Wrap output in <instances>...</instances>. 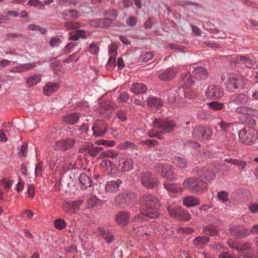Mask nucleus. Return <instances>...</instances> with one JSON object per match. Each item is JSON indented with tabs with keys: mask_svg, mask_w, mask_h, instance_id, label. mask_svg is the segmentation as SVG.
<instances>
[{
	"mask_svg": "<svg viewBox=\"0 0 258 258\" xmlns=\"http://www.w3.org/2000/svg\"><path fill=\"white\" fill-rule=\"evenodd\" d=\"M209 241V238L206 236H198L194 240V244L196 246L206 244Z\"/></svg>",
	"mask_w": 258,
	"mask_h": 258,
	"instance_id": "35",
	"label": "nucleus"
},
{
	"mask_svg": "<svg viewBox=\"0 0 258 258\" xmlns=\"http://www.w3.org/2000/svg\"><path fill=\"white\" fill-rule=\"evenodd\" d=\"M122 160V165L119 163L118 166H121V170L123 172H127L133 169L134 161L132 159H121Z\"/></svg>",
	"mask_w": 258,
	"mask_h": 258,
	"instance_id": "26",
	"label": "nucleus"
},
{
	"mask_svg": "<svg viewBox=\"0 0 258 258\" xmlns=\"http://www.w3.org/2000/svg\"><path fill=\"white\" fill-rule=\"evenodd\" d=\"M248 209L251 213H256L258 212V203H250Z\"/></svg>",
	"mask_w": 258,
	"mask_h": 258,
	"instance_id": "58",
	"label": "nucleus"
},
{
	"mask_svg": "<svg viewBox=\"0 0 258 258\" xmlns=\"http://www.w3.org/2000/svg\"><path fill=\"white\" fill-rule=\"evenodd\" d=\"M146 211H143L141 212L140 214H137L133 219L135 222H140L145 220L146 217L149 218L146 214Z\"/></svg>",
	"mask_w": 258,
	"mask_h": 258,
	"instance_id": "47",
	"label": "nucleus"
},
{
	"mask_svg": "<svg viewBox=\"0 0 258 258\" xmlns=\"http://www.w3.org/2000/svg\"><path fill=\"white\" fill-rule=\"evenodd\" d=\"M154 170L170 181H173L175 179L173 169L171 166L158 163L154 166Z\"/></svg>",
	"mask_w": 258,
	"mask_h": 258,
	"instance_id": "6",
	"label": "nucleus"
},
{
	"mask_svg": "<svg viewBox=\"0 0 258 258\" xmlns=\"http://www.w3.org/2000/svg\"><path fill=\"white\" fill-rule=\"evenodd\" d=\"M75 142L76 141L74 139H62L55 143L54 148L56 150H68L74 147Z\"/></svg>",
	"mask_w": 258,
	"mask_h": 258,
	"instance_id": "10",
	"label": "nucleus"
},
{
	"mask_svg": "<svg viewBox=\"0 0 258 258\" xmlns=\"http://www.w3.org/2000/svg\"><path fill=\"white\" fill-rule=\"evenodd\" d=\"M59 88V85L57 83H48L43 88V91L44 95L50 96L56 92Z\"/></svg>",
	"mask_w": 258,
	"mask_h": 258,
	"instance_id": "25",
	"label": "nucleus"
},
{
	"mask_svg": "<svg viewBox=\"0 0 258 258\" xmlns=\"http://www.w3.org/2000/svg\"><path fill=\"white\" fill-rule=\"evenodd\" d=\"M240 141L246 145H250L258 139V132L252 127L246 126L238 133Z\"/></svg>",
	"mask_w": 258,
	"mask_h": 258,
	"instance_id": "4",
	"label": "nucleus"
},
{
	"mask_svg": "<svg viewBox=\"0 0 258 258\" xmlns=\"http://www.w3.org/2000/svg\"><path fill=\"white\" fill-rule=\"evenodd\" d=\"M208 104L210 109L216 111L222 109L224 106V103L217 101H213Z\"/></svg>",
	"mask_w": 258,
	"mask_h": 258,
	"instance_id": "37",
	"label": "nucleus"
},
{
	"mask_svg": "<svg viewBox=\"0 0 258 258\" xmlns=\"http://www.w3.org/2000/svg\"><path fill=\"white\" fill-rule=\"evenodd\" d=\"M128 99V95L127 92H121L119 95V97L118 98L119 102H126Z\"/></svg>",
	"mask_w": 258,
	"mask_h": 258,
	"instance_id": "64",
	"label": "nucleus"
},
{
	"mask_svg": "<svg viewBox=\"0 0 258 258\" xmlns=\"http://www.w3.org/2000/svg\"><path fill=\"white\" fill-rule=\"evenodd\" d=\"M231 62L234 64H243L248 68H252L255 65L254 61L243 55H238L231 60Z\"/></svg>",
	"mask_w": 258,
	"mask_h": 258,
	"instance_id": "15",
	"label": "nucleus"
},
{
	"mask_svg": "<svg viewBox=\"0 0 258 258\" xmlns=\"http://www.w3.org/2000/svg\"><path fill=\"white\" fill-rule=\"evenodd\" d=\"M78 180L80 184V188L82 190L86 189L92 185L91 178L84 173L80 174Z\"/></svg>",
	"mask_w": 258,
	"mask_h": 258,
	"instance_id": "20",
	"label": "nucleus"
},
{
	"mask_svg": "<svg viewBox=\"0 0 258 258\" xmlns=\"http://www.w3.org/2000/svg\"><path fill=\"white\" fill-rule=\"evenodd\" d=\"M106 168L110 174H113L116 170V166L111 161H110Z\"/></svg>",
	"mask_w": 258,
	"mask_h": 258,
	"instance_id": "60",
	"label": "nucleus"
},
{
	"mask_svg": "<svg viewBox=\"0 0 258 258\" xmlns=\"http://www.w3.org/2000/svg\"><path fill=\"white\" fill-rule=\"evenodd\" d=\"M27 147H28V143L27 142H25L23 145L22 146L20 151L18 152V155L19 156H27Z\"/></svg>",
	"mask_w": 258,
	"mask_h": 258,
	"instance_id": "54",
	"label": "nucleus"
},
{
	"mask_svg": "<svg viewBox=\"0 0 258 258\" xmlns=\"http://www.w3.org/2000/svg\"><path fill=\"white\" fill-rule=\"evenodd\" d=\"M77 45V43L75 42L69 43L64 48L63 52L64 53L67 54L70 53L73 49V48Z\"/></svg>",
	"mask_w": 258,
	"mask_h": 258,
	"instance_id": "55",
	"label": "nucleus"
},
{
	"mask_svg": "<svg viewBox=\"0 0 258 258\" xmlns=\"http://www.w3.org/2000/svg\"><path fill=\"white\" fill-rule=\"evenodd\" d=\"M97 145H103L107 147H112L115 144L114 141H107L104 140H100L95 142Z\"/></svg>",
	"mask_w": 258,
	"mask_h": 258,
	"instance_id": "44",
	"label": "nucleus"
},
{
	"mask_svg": "<svg viewBox=\"0 0 258 258\" xmlns=\"http://www.w3.org/2000/svg\"><path fill=\"white\" fill-rule=\"evenodd\" d=\"M13 182V181L12 180H9V181H7L5 178L2 179L0 181V183L2 184H4L5 188H6L7 190H9V188L11 187Z\"/></svg>",
	"mask_w": 258,
	"mask_h": 258,
	"instance_id": "61",
	"label": "nucleus"
},
{
	"mask_svg": "<svg viewBox=\"0 0 258 258\" xmlns=\"http://www.w3.org/2000/svg\"><path fill=\"white\" fill-rule=\"evenodd\" d=\"M112 21V20L109 18H103L99 20V25L105 27H109Z\"/></svg>",
	"mask_w": 258,
	"mask_h": 258,
	"instance_id": "50",
	"label": "nucleus"
},
{
	"mask_svg": "<svg viewBox=\"0 0 258 258\" xmlns=\"http://www.w3.org/2000/svg\"><path fill=\"white\" fill-rule=\"evenodd\" d=\"M120 148L122 149H126L127 148L134 149H136L137 147L133 143L126 141L120 144Z\"/></svg>",
	"mask_w": 258,
	"mask_h": 258,
	"instance_id": "46",
	"label": "nucleus"
},
{
	"mask_svg": "<svg viewBox=\"0 0 258 258\" xmlns=\"http://www.w3.org/2000/svg\"><path fill=\"white\" fill-rule=\"evenodd\" d=\"M218 125L220 126L221 131L228 133L231 131V130H233L235 123L234 122H228L222 119L218 123Z\"/></svg>",
	"mask_w": 258,
	"mask_h": 258,
	"instance_id": "30",
	"label": "nucleus"
},
{
	"mask_svg": "<svg viewBox=\"0 0 258 258\" xmlns=\"http://www.w3.org/2000/svg\"><path fill=\"white\" fill-rule=\"evenodd\" d=\"M204 232L206 235H209L212 236L217 235L218 233V231L216 229L210 226L204 227Z\"/></svg>",
	"mask_w": 258,
	"mask_h": 258,
	"instance_id": "39",
	"label": "nucleus"
},
{
	"mask_svg": "<svg viewBox=\"0 0 258 258\" xmlns=\"http://www.w3.org/2000/svg\"><path fill=\"white\" fill-rule=\"evenodd\" d=\"M164 186L168 191L172 192H177L179 190V188L176 186L175 185L172 183H164Z\"/></svg>",
	"mask_w": 258,
	"mask_h": 258,
	"instance_id": "40",
	"label": "nucleus"
},
{
	"mask_svg": "<svg viewBox=\"0 0 258 258\" xmlns=\"http://www.w3.org/2000/svg\"><path fill=\"white\" fill-rule=\"evenodd\" d=\"M178 95L181 97H186L193 98L195 97L194 92L190 91L188 88L184 87L178 88Z\"/></svg>",
	"mask_w": 258,
	"mask_h": 258,
	"instance_id": "32",
	"label": "nucleus"
},
{
	"mask_svg": "<svg viewBox=\"0 0 258 258\" xmlns=\"http://www.w3.org/2000/svg\"><path fill=\"white\" fill-rule=\"evenodd\" d=\"M208 73L207 70L202 67H198L195 68L192 71L193 78L197 80H203L206 79L208 77Z\"/></svg>",
	"mask_w": 258,
	"mask_h": 258,
	"instance_id": "16",
	"label": "nucleus"
},
{
	"mask_svg": "<svg viewBox=\"0 0 258 258\" xmlns=\"http://www.w3.org/2000/svg\"><path fill=\"white\" fill-rule=\"evenodd\" d=\"M206 95L210 99H218L223 96L224 92L218 86L211 85L207 90Z\"/></svg>",
	"mask_w": 258,
	"mask_h": 258,
	"instance_id": "12",
	"label": "nucleus"
},
{
	"mask_svg": "<svg viewBox=\"0 0 258 258\" xmlns=\"http://www.w3.org/2000/svg\"><path fill=\"white\" fill-rule=\"evenodd\" d=\"M122 183L120 179L107 181L105 185V190L110 193L116 192L119 190V186Z\"/></svg>",
	"mask_w": 258,
	"mask_h": 258,
	"instance_id": "17",
	"label": "nucleus"
},
{
	"mask_svg": "<svg viewBox=\"0 0 258 258\" xmlns=\"http://www.w3.org/2000/svg\"><path fill=\"white\" fill-rule=\"evenodd\" d=\"M183 203L186 207H194L200 204V200L195 197L187 196L183 199Z\"/></svg>",
	"mask_w": 258,
	"mask_h": 258,
	"instance_id": "29",
	"label": "nucleus"
},
{
	"mask_svg": "<svg viewBox=\"0 0 258 258\" xmlns=\"http://www.w3.org/2000/svg\"><path fill=\"white\" fill-rule=\"evenodd\" d=\"M248 97L243 94L239 93L231 95L228 103V107H237L246 105L248 101Z\"/></svg>",
	"mask_w": 258,
	"mask_h": 258,
	"instance_id": "8",
	"label": "nucleus"
},
{
	"mask_svg": "<svg viewBox=\"0 0 258 258\" xmlns=\"http://www.w3.org/2000/svg\"><path fill=\"white\" fill-rule=\"evenodd\" d=\"M136 198L134 192H121L117 195L114 199L115 205L117 207L125 208L132 204Z\"/></svg>",
	"mask_w": 258,
	"mask_h": 258,
	"instance_id": "5",
	"label": "nucleus"
},
{
	"mask_svg": "<svg viewBox=\"0 0 258 258\" xmlns=\"http://www.w3.org/2000/svg\"><path fill=\"white\" fill-rule=\"evenodd\" d=\"M79 118V114L78 113H70L63 115L62 117V120L68 124H73L76 123Z\"/></svg>",
	"mask_w": 258,
	"mask_h": 258,
	"instance_id": "24",
	"label": "nucleus"
},
{
	"mask_svg": "<svg viewBox=\"0 0 258 258\" xmlns=\"http://www.w3.org/2000/svg\"><path fill=\"white\" fill-rule=\"evenodd\" d=\"M81 150L83 151H87L90 156L92 157H95L100 152L102 151L103 149L101 147H95L92 144L90 143L83 147Z\"/></svg>",
	"mask_w": 258,
	"mask_h": 258,
	"instance_id": "18",
	"label": "nucleus"
},
{
	"mask_svg": "<svg viewBox=\"0 0 258 258\" xmlns=\"http://www.w3.org/2000/svg\"><path fill=\"white\" fill-rule=\"evenodd\" d=\"M231 234L236 239H241L249 235L248 229L243 226L233 227L230 229Z\"/></svg>",
	"mask_w": 258,
	"mask_h": 258,
	"instance_id": "14",
	"label": "nucleus"
},
{
	"mask_svg": "<svg viewBox=\"0 0 258 258\" xmlns=\"http://www.w3.org/2000/svg\"><path fill=\"white\" fill-rule=\"evenodd\" d=\"M154 130L160 134L172 132L176 127L175 122L170 119L155 118L153 121Z\"/></svg>",
	"mask_w": 258,
	"mask_h": 258,
	"instance_id": "3",
	"label": "nucleus"
},
{
	"mask_svg": "<svg viewBox=\"0 0 258 258\" xmlns=\"http://www.w3.org/2000/svg\"><path fill=\"white\" fill-rule=\"evenodd\" d=\"M194 138L199 140H207L211 135V131L209 128L201 125L195 127L192 132Z\"/></svg>",
	"mask_w": 258,
	"mask_h": 258,
	"instance_id": "9",
	"label": "nucleus"
},
{
	"mask_svg": "<svg viewBox=\"0 0 258 258\" xmlns=\"http://www.w3.org/2000/svg\"><path fill=\"white\" fill-rule=\"evenodd\" d=\"M60 42L61 41L59 38L56 37H53L51 38L49 42V45L52 47L57 46Z\"/></svg>",
	"mask_w": 258,
	"mask_h": 258,
	"instance_id": "57",
	"label": "nucleus"
},
{
	"mask_svg": "<svg viewBox=\"0 0 258 258\" xmlns=\"http://www.w3.org/2000/svg\"><path fill=\"white\" fill-rule=\"evenodd\" d=\"M142 210L146 211V215L151 219L158 216L161 204L158 199L150 193L143 194L140 199Z\"/></svg>",
	"mask_w": 258,
	"mask_h": 258,
	"instance_id": "1",
	"label": "nucleus"
},
{
	"mask_svg": "<svg viewBox=\"0 0 258 258\" xmlns=\"http://www.w3.org/2000/svg\"><path fill=\"white\" fill-rule=\"evenodd\" d=\"M173 162L175 165L181 169L185 168L187 166L185 159L180 157H175L173 159Z\"/></svg>",
	"mask_w": 258,
	"mask_h": 258,
	"instance_id": "36",
	"label": "nucleus"
},
{
	"mask_svg": "<svg viewBox=\"0 0 258 258\" xmlns=\"http://www.w3.org/2000/svg\"><path fill=\"white\" fill-rule=\"evenodd\" d=\"M247 163L244 161L241 160L236 159L235 164L234 165L237 166L239 169L246 171V167L247 166Z\"/></svg>",
	"mask_w": 258,
	"mask_h": 258,
	"instance_id": "45",
	"label": "nucleus"
},
{
	"mask_svg": "<svg viewBox=\"0 0 258 258\" xmlns=\"http://www.w3.org/2000/svg\"><path fill=\"white\" fill-rule=\"evenodd\" d=\"M99 48L97 45L95 43H91L89 46V52L94 55H97L99 51Z\"/></svg>",
	"mask_w": 258,
	"mask_h": 258,
	"instance_id": "43",
	"label": "nucleus"
},
{
	"mask_svg": "<svg viewBox=\"0 0 258 258\" xmlns=\"http://www.w3.org/2000/svg\"><path fill=\"white\" fill-rule=\"evenodd\" d=\"M183 185L192 193L196 194H202L208 190L207 182L200 177H188L184 180Z\"/></svg>",
	"mask_w": 258,
	"mask_h": 258,
	"instance_id": "2",
	"label": "nucleus"
},
{
	"mask_svg": "<svg viewBox=\"0 0 258 258\" xmlns=\"http://www.w3.org/2000/svg\"><path fill=\"white\" fill-rule=\"evenodd\" d=\"M80 24L76 22H67L64 24V27L66 29L72 30L79 28Z\"/></svg>",
	"mask_w": 258,
	"mask_h": 258,
	"instance_id": "51",
	"label": "nucleus"
},
{
	"mask_svg": "<svg viewBox=\"0 0 258 258\" xmlns=\"http://www.w3.org/2000/svg\"><path fill=\"white\" fill-rule=\"evenodd\" d=\"M83 200H78L74 201H69L66 202V204L68 206L69 208L71 209L75 210L78 208L83 203Z\"/></svg>",
	"mask_w": 258,
	"mask_h": 258,
	"instance_id": "38",
	"label": "nucleus"
},
{
	"mask_svg": "<svg viewBox=\"0 0 258 258\" xmlns=\"http://www.w3.org/2000/svg\"><path fill=\"white\" fill-rule=\"evenodd\" d=\"M228 245L231 248L235 249L237 251H241V249L240 248V246L237 245L236 243H235L232 240H229L228 241Z\"/></svg>",
	"mask_w": 258,
	"mask_h": 258,
	"instance_id": "59",
	"label": "nucleus"
},
{
	"mask_svg": "<svg viewBox=\"0 0 258 258\" xmlns=\"http://www.w3.org/2000/svg\"><path fill=\"white\" fill-rule=\"evenodd\" d=\"M231 110L234 111L236 113L249 116H254L257 113L256 110L253 108L245 106V105L237 107H232Z\"/></svg>",
	"mask_w": 258,
	"mask_h": 258,
	"instance_id": "13",
	"label": "nucleus"
},
{
	"mask_svg": "<svg viewBox=\"0 0 258 258\" xmlns=\"http://www.w3.org/2000/svg\"><path fill=\"white\" fill-rule=\"evenodd\" d=\"M54 225L57 229L62 230L66 227V222L62 219H58L54 221Z\"/></svg>",
	"mask_w": 258,
	"mask_h": 258,
	"instance_id": "41",
	"label": "nucleus"
},
{
	"mask_svg": "<svg viewBox=\"0 0 258 258\" xmlns=\"http://www.w3.org/2000/svg\"><path fill=\"white\" fill-rule=\"evenodd\" d=\"M229 80L230 82L232 84L233 87L236 89L241 90L244 87L245 80L241 76L238 78L232 77L230 78Z\"/></svg>",
	"mask_w": 258,
	"mask_h": 258,
	"instance_id": "22",
	"label": "nucleus"
},
{
	"mask_svg": "<svg viewBox=\"0 0 258 258\" xmlns=\"http://www.w3.org/2000/svg\"><path fill=\"white\" fill-rule=\"evenodd\" d=\"M130 217L129 214L125 211H119L116 214L115 221V222L122 226H125L128 222Z\"/></svg>",
	"mask_w": 258,
	"mask_h": 258,
	"instance_id": "19",
	"label": "nucleus"
},
{
	"mask_svg": "<svg viewBox=\"0 0 258 258\" xmlns=\"http://www.w3.org/2000/svg\"><path fill=\"white\" fill-rule=\"evenodd\" d=\"M92 130L95 137H102L106 133L108 127L104 121L97 120L93 125Z\"/></svg>",
	"mask_w": 258,
	"mask_h": 258,
	"instance_id": "11",
	"label": "nucleus"
},
{
	"mask_svg": "<svg viewBox=\"0 0 258 258\" xmlns=\"http://www.w3.org/2000/svg\"><path fill=\"white\" fill-rule=\"evenodd\" d=\"M131 90L135 94H140L145 93L147 90V88L142 83H136L132 85Z\"/></svg>",
	"mask_w": 258,
	"mask_h": 258,
	"instance_id": "27",
	"label": "nucleus"
},
{
	"mask_svg": "<svg viewBox=\"0 0 258 258\" xmlns=\"http://www.w3.org/2000/svg\"><path fill=\"white\" fill-rule=\"evenodd\" d=\"M176 72L174 69H168L162 74L159 75V78L162 81H168L173 79L176 75Z\"/></svg>",
	"mask_w": 258,
	"mask_h": 258,
	"instance_id": "23",
	"label": "nucleus"
},
{
	"mask_svg": "<svg viewBox=\"0 0 258 258\" xmlns=\"http://www.w3.org/2000/svg\"><path fill=\"white\" fill-rule=\"evenodd\" d=\"M140 181L142 185L147 188L153 189L158 185L157 178L149 171L142 173Z\"/></svg>",
	"mask_w": 258,
	"mask_h": 258,
	"instance_id": "7",
	"label": "nucleus"
},
{
	"mask_svg": "<svg viewBox=\"0 0 258 258\" xmlns=\"http://www.w3.org/2000/svg\"><path fill=\"white\" fill-rule=\"evenodd\" d=\"M79 58L77 56V53H74L73 54L70 55L67 58L63 60L65 63H69L72 61H77Z\"/></svg>",
	"mask_w": 258,
	"mask_h": 258,
	"instance_id": "52",
	"label": "nucleus"
},
{
	"mask_svg": "<svg viewBox=\"0 0 258 258\" xmlns=\"http://www.w3.org/2000/svg\"><path fill=\"white\" fill-rule=\"evenodd\" d=\"M201 172L200 177L202 179H205L206 180H213L215 177L214 172L208 168L203 167Z\"/></svg>",
	"mask_w": 258,
	"mask_h": 258,
	"instance_id": "28",
	"label": "nucleus"
},
{
	"mask_svg": "<svg viewBox=\"0 0 258 258\" xmlns=\"http://www.w3.org/2000/svg\"><path fill=\"white\" fill-rule=\"evenodd\" d=\"M181 81L182 83V86L186 88H189L195 83L192 74L189 73H183L181 76Z\"/></svg>",
	"mask_w": 258,
	"mask_h": 258,
	"instance_id": "21",
	"label": "nucleus"
},
{
	"mask_svg": "<svg viewBox=\"0 0 258 258\" xmlns=\"http://www.w3.org/2000/svg\"><path fill=\"white\" fill-rule=\"evenodd\" d=\"M147 104L151 107L159 108L163 105V101L159 98L152 97L148 99Z\"/></svg>",
	"mask_w": 258,
	"mask_h": 258,
	"instance_id": "33",
	"label": "nucleus"
},
{
	"mask_svg": "<svg viewBox=\"0 0 258 258\" xmlns=\"http://www.w3.org/2000/svg\"><path fill=\"white\" fill-rule=\"evenodd\" d=\"M177 219L181 221H188L191 219V216L182 209L181 214L179 215Z\"/></svg>",
	"mask_w": 258,
	"mask_h": 258,
	"instance_id": "53",
	"label": "nucleus"
},
{
	"mask_svg": "<svg viewBox=\"0 0 258 258\" xmlns=\"http://www.w3.org/2000/svg\"><path fill=\"white\" fill-rule=\"evenodd\" d=\"M181 207L177 205H171L167 207V211L170 215L176 219L181 214Z\"/></svg>",
	"mask_w": 258,
	"mask_h": 258,
	"instance_id": "31",
	"label": "nucleus"
},
{
	"mask_svg": "<svg viewBox=\"0 0 258 258\" xmlns=\"http://www.w3.org/2000/svg\"><path fill=\"white\" fill-rule=\"evenodd\" d=\"M153 57V54L151 52H148L141 56L142 61L147 62Z\"/></svg>",
	"mask_w": 258,
	"mask_h": 258,
	"instance_id": "56",
	"label": "nucleus"
},
{
	"mask_svg": "<svg viewBox=\"0 0 258 258\" xmlns=\"http://www.w3.org/2000/svg\"><path fill=\"white\" fill-rule=\"evenodd\" d=\"M137 23V20L136 17L134 16H130L128 18V20L126 21V24L130 26H135Z\"/></svg>",
	"mask_w": 258,
	"mask_h": 258,
	"instance_id": "63",
	"label": "nucleus"
},
{
	"mask_svg": "<svg viewBox=\"0 0 258 258\" xmlns=\"http://www.w3.org/2000/svg\"><path fill=\"white\" fill-rule=\"evenodd\" d=\"M142 144L146 145L149 148L153 147L158 144L157 140L153 139H147L142 142Z\"/></svg>",
	"mask_w": 258,
	"mask_h": 258,
	"instance_id": "48",
	"label": "nucleus"
},
{
	"mask_svg": "<svg viewBox=\"0 0 258 258\" xmlns=\"http://www.w3.org/2000/svg\"><path fill=\"white\" fill-rule=\"evenodd\" d=\"M117 155V153L116 152L108 150L102 152L98 157V158H103L105 157H113Z\"/></svg>",
	"mask_w": 258,
	"mask_h": 258,
	"instance_id": "42",
	"label": "nucleus"
},
{
	"mask_svg": "<svg viewBox=\"0 0 258 258\" xmlns=\"http://www.w3.org/2000/svg\"><path fill=\"white\" fill-rule=\"evenodd\" d=\"M41 75L38 74H35L29 77L27 80V83L29 87L36 85L41 81Z\"/></svg>",
	"mask_w": 258,
	"mask_h": 258,
	"instance_id": "34",
	"label": "nucleus"
},
{
	"mask_svg": "<svg viewBox=\"0 0 258 258\" xmlns=\"http://www.w3.org/2000/svg\"><path fill=\"white\" fill-rule=\"evenodd\" d=\"M228 193L225 191H221L218 192V197L222 202H226L228 201Z\"/></svg>",
	"mask_w": 258,
	"mask_h": 258,
	"instance_id": "49",
	"label": "nucleus"
},
{
	"mask_svg": "<svg viewBox=\"0 0 258 258\" xmlns=\"http://www.w3.org/2000/svg\"><path fill=\"white\" fill-rule=\"evenodd\" d=\"M251 116L247 115L245 117L244 122L249 125H254L256 124V120L251 117Z\"/></svg>",
	"mask_w": 258,
	"mask_h": 258,
	"instance_id": "62",
	"label": "nucleus"
}]
</instances>
